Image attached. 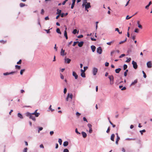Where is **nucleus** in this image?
Returning <instances> with one entry per match:
<instances>
[{"mask_svg":"<svg viewBox=\"0 0 152 152\" xmlns=\"http://www.w3.org/2000/svg\"><path fill=\"white\" fill-rule=\"evenodd\" d=\"M26 116L28 117L30 119H32L34 121H35L36 119L35 116L32 115L31 114V113L28 112H27L26 113Z\"/></svg>","mask_w":152,"mask_h":152,"instance_id":"obj_1","label":"nucleus"},{"mask_svg":"<svg viewBox=\"0 0 152 152\" xmlns=\"http://www.w3.org/2000/svg\"><path fill=\"white\" fill-rule=\"evenodd\" d=\"M84 6L85 7V10L87 11V12H88V9L91 7L90 3V2L87 3V4H85V5H84Z\"/></svg>","mask_w":152,"mask_h":152,"instance_id":"obj_2","label":"nucleus"},{"mask_svg":"<svg viewBox=\"0 0 152 152\" xmlns=\"http://www.w3.org/2000/svg\"><path fill=\"white\" fill-rule=\"evenodd\" d=\"M87 126L89 128V130L88 131L89 133L90 134L91 133L93 132V130H92V125L91 124L88 123L87 124Z\"/></svg>","mask_w":152,"mask_h":152,"instance_id":"obj_3","label":"nucleus"},{"mask_svg":"<svg viewBox=\"0 0 152 152\" xmlns=\"http://www.w3.org/2000/svg\"><path fill=\"white\" fill-rule=\"evenodd\" d=\"M98 72V69L96 67H94L93 68L92 73L93 75H96Z\"/></svg>","mask_w":152,"mask_h":152,"instance_id":"obj_4","label":"nucleus"},{"mask_svg":"<svg viewBox=\"0 0 152 152\" xmlns=\"http://www.w3.org/2000/svg\"><path fill=\"white\" fill-rule=\"evenodd\" d=\"M132 64H133V68L136 69L137 68V65L136 62L134 61H132Z\"/></svg>","mask_w":152,"mask_h":152,"instance_id":"obj_5","label":"nucleus"},{"mask_svg":"<svg viewBox=\"0 0 152 152\" xmlns=\"http://www.w3.org/2000/svg\"><path fill=\"white\" fill-rule=\"evenodd\" d=\"M102 50L101 47H99L97 49V52L100 54L102 53Z\"/></svg>","mask_w":152,"mask_h":152,"instance_id":"obj_6","label":"nucleus"},{"mask_svg":"<svg viewBox=\"0 0 152 152\" xmlns=\"http://www.w3.org/2000/svg\"><path fill=\"white\" fill-rule=\"evenodd\" d=\"M147 67L148 68H151L152 67V64L151 61H149L147 63Z\"/></svg>","mask_w":152,"mask_h":152,"instance_id":"obj_7","label":"nucleus"},{"mask_svg":"<svg viewBox=\"0 0 152 152\" xmlns=\"http://www.w3.org/2000/svg\"><path fill=\"white\" fill-rule=\"evenodd\" d=\"M64 60L66 62L67 64H69L70 63L71 60L69 58H66V57L64 58Z\"/></svg>","mask_w":152,"mask_h":152,"instance_id":"obj_8","label":"nucleus"},{"mask_svg":"<svg viewBox=\"0 0 152 152\" xmlns=\"http://www.w3.org/2000/svg\"><path fill=\"white\" fill-rule=\"evenodd\" d=\"M72 75L74 77L75 79H77L78 78V75L75 72H72Z\"/></svg>","mask_w":152,"mask_h":152,"instance_id":"obj_9","label":"nucleus"},{"mask_svg":"<svg viewBox=\"0 0 152 152\" xmlns=\"http://www.w3.org/2000/svg\"><path fill=\"white\" fill-rule=\"evenodd\" d=\"M66 29H67L66 27L65 30L64 31V37H65L66 39H68V37L67 36V33L66 31Z\"/></svg>","mask_w":152,"mask_h":152,"instance_id":"obj_10","label":"nucleus"},{"mask_svg":"<svg viewBox=\"0 0 152 152\" xmlns=\"http://www.w3.org/2000/svg\"><path fill=\"white\" fill-rule=\"evenodd\" d=\"M76 0H72V3L71 5V8L73 9L74 7Z\"/></svg>","mask_w":152,"mask_h":152,"instance_id":"obj_11","label":"nucleus"},{"mask_svg":"<svg viewBox=\"0 0 152 152\" xmlns=\"http://www.w3.org/2000/svg\"><path fill=\"white\" fill-rule=\"evenodd\" d=\"M84 44V42L83 41H81L79 42L78 43V46L80 47H81Z\"/></svg>","mask_w":152,"mask_h":152,"instance_id":"obj_12","label":"nucleus"},{"mask_svg":"<svg viewBox=\"0 0 152 152\" xmlns=\"http://www.w3.org/2000/svg\"><path fill=\"white\" fill-rule=\"evenodd\" d=\"M108 78L110 79V81H114V77L113 75L109 76Z\"/></svg>","mask_w":152,"mask_h":152,"instance_id":"obj_13","label":"nucleus"},{"mask_svg":"<svg viewBox=\"0 0 152 152\" xmlns=\"http://www.w3.org/2000/svg\"><path fill=\"white\" fill-rule=\"evenodd\" d=\"M81 134L82 135L83 137L84 138H85L86 137L87 135L86 133L85 132H81Z\"/></svg>","mask_w":152,"mask_h":152,"instance_id":"obj_14","label":"nucleus"},{"mask_svg":"<svg viewBox=\"0 0 152 152\" xmlns=\"http://www.w3.org/2000/svg\"><path fill=\"white\" fill-rule=\"evenodd\" d=\"M91 48L93 52H94L96 49V47L95 46L92 45L91 46Z\"/></svg>","mask_w":152,"mask_h":152,"instance_id":"obj_15","label":"nucleus"},{"mask_svg":"<svg viewBox=\"0 0 152 152\" xmlns=\"http://www.w3.org/2000/svg\"><path fill=\"white\" fill-rule=\"evenodd\" d=\"M64 52L65 50H63V49H61L60 52L61 55L63 56H64Z\"/></svg>","mask_w":152,"mask_h":152,"instance_id":"obj_16","label":"nucleus"},{"mask_svg":"<svg viewBox=\"0 0 152 152\" xmlns=\"http://www.w3.org/2000/svg\"><path fill=\"white\" fill-rule=\"evenodd\" d=\"M137 82H138V81H137V79H136V80H135L134 82H133L130 85V86H131L134 85L135 84H136V83H137Z\"/></svg>","mask_w":152,"mask_h":152,"instance_id":"obj_17","label":"nucleus"},{"mask_svg":"<svg viewBox=\"0 0 152 152\" xmlns=\"http://www.w3.org/2000/svg\"><path fill=\"white\" fill-rule=\"evenodd\" d=\"M57 12L56 13V14H58L59 15H61V10H60L58 9L57 10Z\"/></svg>","mask_w":152,"mask_h":152,"instance_id":"obj_18","label":"nucleus"},{"mask_svg":"<svg viewBox=\"0 0 152 152\" xmlns=\"http://www.w3.org/2000/svg\"><path fill=\"white\" fill-rule=\"evenodd\" d=\"M68 142L67 141H65L63 143V146L64 147H66L68 145Z\"/></svg>","mask_w":152,"mask_h":152,"instance_id":"obj_19","label":"nucleus"},{"mask_svg":"<svg viewBox=\"0 0 152 152\" xmlns=\"http://www.w3.org/2000/svg\"><path fill=\"white\" fill-rule=\"evenodd\" d=\"M78 32H79V31L78 30L77 31V30L76 29H74L73 31L72 32V33L74 34H75L76 33H78Z\"/></svg>","mask_w":152,"mask_h":152,"instance_id":"obj_20","label":"nucleus"},{"mask_svg":"<svg viewBox=\"0 0 152 152\" xmlns=\"http://www.w3.org/2000/svg\"><path fill=\"white\" fill-rule=\"evenodd\" d=\"M115 136V135L114 134H112L111 136L110 139L112 141H114V138Z\"/></svg>","mask_w":152,"mask_h":152,"instance_id":"obj_21","label":"nucleus"},{"mask_svg":"<svg viewBox=\"0 0 152 152\" xmlns=\"http://www.w3.org/2000/svg\"><path fill=\"white\" fill-rule=\"evenodd\" d=\"M87 3H88V2H87V0H83V3L82 5V7H84V5H85V4H87Z\"/></svg>","mask_w":152,"mask_h":152,"instance_id":"obj_22","label":"nucleus"},{"mask_svg":"<svg viewBox=\"0 0 152 152\" xmlns=\"http://www.w3.org/2000/svg\"><path fill=\"white\" fill-rule=\"evenodd\" d=\"M120 139V137L119 136H117L116 138V141H115V143L116 144L118 145V141Z\"/></svg>","mask_w":152,"mask_h":152,"instance_id":"obj_23","label":"nucleus"},{"mask_svg":"<svg viewBox=\"0 0 152 152\" xmlns=\"http://www.w3.org/2000/svg\"><path fill=\"white\" fill-rule=\"evenodd\" d=\"M152 2L151 1H150L149 2V4L148 5H147V6H146L145 7V8L147 9H148V7L151 4Z\"/></svg>","mask_w":152,"mask_h":152,"instance_id":"obj_24","label":"nucleus"},{"mask_svg":"<svg viewBox=\"0 0 152 152\" xmlns=\"http://www.w3.org/2000/svg\"><path fill=\"white\" fill-rule=\"evenodd\" d=\"M18 116L21 119H23V118L22 115L20 113H18Z\"/></svg>","mask_w":152,"mask_h":152,"instance_id":"obj_25","label":"nucleus"},{"mask_svg":"<svg viewBox=\"0 0 152 152\" xmlns=\"http://www.w3.org/2000/svg\"><path fill=\"white\" fill-rule=\"evenodd\" d=\"M121 70V69L120 68H118L116 69L115 70V72L116 73H118L120 72Z\"/></svg>","mask_w":152,"mask_h":152,"instance_id":"obj_26","label":"nucleus"},{"mask_svg":"<svg viewBox=\"0 0 152 152\" xmlns=\"http://www.w3.org/2000/svg\"><path fill=\"white\" fill-rule=\"evenodd\" d=\"M136 140V138H126L125 139V140Z\"/></svg>","mask_w":152,"mask_h":152,"instance_id":"obj_27","label":"nucleus"},{"mask_svg":"<svg viewBox=\"0 0 152 152\" xmlns=\"http://www.w3.org/2000/svg\"><path fill=\"white\" fill-rule=\"evenodd\" d=\"M25 6H27V5H26L25 4L23 3H20V6L21 7H23Z\"/></svg>","mask_w":152,"mask_h":152,"instance_id":"obj_28","label":"nucleus"},{"mask_svg":"<svg viewBox=\"0 0 152 152\" xmlns=\"http://www.w3.org/2000/svg\"><path fill=\"white\" fill-rule=\"evenodd\" d=\"M56 32L58 34H61V32L59 28H57L56 30Z\"/></svg>","mask_w":152,"mask_h":152,"instance_id":"obj_29","label":"nucleus"},{"mask_svg":"<svg viewBox=\"0 0 152 152\" xmlns=\"http://www.w3.org/2000/svg\"><path fill=\"white\" fill-rule=\"evenodd\" d=\"M67 13H62L61 15V17H63L64 16H65L67 15H68Z\"/></svg>","mask_w":152,"mask_h":152,"instance_id":"obj_30","label":"nucleus"},{"mask_svg":"<svg viewBox=\"0 0 152 152\" xmlns=\"http://www.w3.org/2000/svg\"><path fill=\"white\" fill-rule=\"evenodd\" d=\"M81 76L83 77H86L85 74V72L81 73Z\"/></svg>","mask_w":152,"mask_h":152,"instance_id":"obj_31","label":"nucleus"},{"mask_svg":"<svg viewBox=\"0 0 152 152\" xmlns=\"http://www.w3.org/2000/svg\"><path fill=\"white\" fill-rule=\"evenodd\" d=\"M15 68L16 69H20V66L18 65H16L15 66Z\"/></svg>","mask_w":152,"mask_h":152,"instance_id":"obj_32","label":"nucleus"},{"mask_svg":"<svg viewBox=\"0 0 152 152\" xmlns=\"http://www.w3.org/2000/svg\"><path fill=\"white\" fill-rule=\"evenodd\" d=\"M145 132L146 131L145 129H143L142 130L140 131V132L141 135H142L143 132Z\"/></svg>","mask_w":152,"mask_h":152,"instance_id":"obj_33","label":"nucleus"},{"mask_svg":"<svg viewBox=\"0 0 152 152\" xmlns=\"http://www.w3.org/2000/svg\"><path fill=\"white\" fill-rule=\"evenodd\" d=\"M69 97L71 99H72L73 98V95L72 93L70 94L69 93Z\"/></svg>","mask_w":152,"mask_h":152,"instance_id":"obj_34","label":"nucleus"},{"mask_svg":"<svg viewBox=\"0 0 152 152\" xmlns=\"http://www.w3.org/2000/svg\"><path fill=\"white\" fill-rule=\"evenodd\" d=\"M115 31H117L118 32V33L119 34H122V32L121 31L120 32L118 28H115Z\"/></svg>","mask_w":152,"mask_h":152,"instance_id":"obj_35","label":"nucleus"},{"mask_svg":"<svg viewBox=\"0 0 152 152\" xmlns=\"http://www.w3.org/2000/svg\"><path fill=\"white\" fill-rule=\"evenodd\" d=\"M58 142L59 143V144L60 145H61L62 144V140L61 139H60V138L59 139Z\"/></svg>","mask_w":152,"mask_h":152,"instance_id":"obj_36","label":"nucleus"},{"mask_svg":"<svg viewBox=\"0 0 152 152\" xmlns=\"http://www.w3.org/2000/svg\"><path fill=\"white\" fill-rule=\"evenodd\" d=\"M52 28H50V29H48V30H47V29H44V30L47 33V34H48V33H50V30Z\"/></svg>","mask_w":152,"mask_h":152,"instance_id":"obj_37","label":"nucleus"},{"mask_svg":"<svg viewBox=\"0 0 152 152\" xmlns=\"http://www.w3.org/2000/svg\"><path fill=\"white\" fill-rule=\"evenodd\" d=\"M128 71V69H126L125 72H124V76L126 77L127 76V72Z\"/></svg>","mask_w":152,"mask_h":152,"instance_id":"obj_38","label":"nucleus"},{"mask_svg":"<svg viewBox=\"0 0 152 152\" xmlns=\"http://www.w3.org/2000/svg\"><path fill=\"white\" fill-rule=\"evenodd\" d=\"M43 129V128L42 127H39V129H38V133H39V132H40V131L42 130Z\"/></svg>","mask_w":152,"mask_h":152,"instance_id":"obj_39","label":"nucleus"},{"mask_svg":"<svg viewBox=\"0 0 152 152\" xmlns=\"http://www.w3.org/2000/svg\"><path fill=\"white\" fill-rule=\"evenodd\" d=\"M123 67H124V70H125V69H126L127 68V65H126V64H125L124 65Z\"/></svg>","mask_w":152,"mask_h":152,"instance_id":"obj_40","label":"nucleus"},{"mask_svg":"<svg viewBox=\"0 0 152 152\" xmlns=\"http://www.w3.org/2000/svg\"><path fill=\"white\" fill-rule=\"evenodd\" d=\"M127 58V60H126V62H129V61H130L131 60V58Z\"/></svg>","mask_w":152,"mask_h":152,"instance_id":"obj_41","label":"nucleus"},{"mask_svg":"<svg viewBox=\"0 0 152 152\" xmlns=\"http://www.w3.org/2000/svg\"><path fill=\"white\" fill-rule=\"evenodd\" d=\"M142 73H143V77L144 78H146V75L145 73L143 71L142 72Z\"/></svg>","mask_w":152,"mask_h":152,"instance_id":"obj_42","label":"nucleus"},{"mask_svg":"<svg viewBox=\"0 0 152 152\" xmlns=\"http://www.w3.org/2000/svg\"><path fill=\"white\" fill-rule=\"evenodd\" d=\"M69 93H68L67 94V96L66 98V101H69Z\"/></svg>","mask_w":152,"mask_h":152,"instance_id":"obj_43","label":"nucleus"},{"mask_svg":"<svg viewBox=\"0 0 152 152\" xmlns=\"http://www.w3.org/2000/svg\"><path fill=\"white\" fill-rule=\"evenodd\" d=\"M139 29L138 28H136L135 29L134 31V32L135 33H138L139 32Z\"/></svg>","mask_w":152,"mask_h":152,"instance_id":"obj_44","label":"nucleus"},{"mask_svg":"<svg viewBox=\"0 0 152 152\" xmlns=\"http://www.w3.org/2000/svg\"><path fill=\"white\" fill-rule=\"evenodd\" d=\"M25 71V69H21L20 71V74L22 75L23 74V72Z\"/></svg>","mask_w":152,"mask_h":152,"instance_id":"obj_45","label":"nucleus"},{"mask_svg":"<svg viewBox=\"0 0 152 152\" xmlns=\"http://www.w3.org/2000/svg\"><path fill=\"white\" fill-rule=\"evenodd\" d=\"M79 42V41H76V42H74L73 43V46H75V45H76V44H77V43H78Z\"/></svg>","mask_w":152,"mask_h":152,"instance_id":"obj_46","label":"nucleus"},{"mask_svg":"<svg viewBox=\"0 0 152 152\" xmlns=\"http://www.w3.org/2000/svg\"><path fill=\"white\" fill-rule=\"evenodd\" d=\"M66 92H67L66 88H64V94H65L66 93Z\"/></svg>","mask_w":152,"mask_h":152,"instance_id":"obj_47","label":"nucleus"},{"mask_svg":"<svg viewBox=\"0 0 152 152\" xmlns=\"http://www.w3.org/2000/svg\"><path fill=\"white\" fill-rule=\"evenodd\" d=\"M6 41H4L3 40H0V42L3 43V44H4L6 43Z\"/></svg>","mask_w":152,"mask_h":152,"instance_id":"obj_48","label":"nucleus"},{"mask_svg":"<svg viewBox=\"0 0 152 152\" xmlns=\"http://www.w3.org/2000/svg\"><path fill=\"white\" fill-rule=\"evenodd\" d=\"M132 16H130V17H129V15H127L126 17V19L128 20L129 19H130L131 18Z\"/></svg>","mask_w":152,"mask_h":152,"instance_id":"obj_49","label":"nucleus"},{"mask_svg":"<svg viewBox=\"0 0 152 152\" xmlns=\"http://www.w3.org/2000/svg\"><path fill=\"white\" fill-rule=\"evenodd\" d=\"M16 72L15 71H12L11 72H9V75H12L14 73H15Z\"/></svg>","mask_w":152,"mask_h":152,"instance_id":"obj_50","label":"nucleus"},{"mask_svg":"<svg viewBox=\"0 0 152 152\" xmlns=\"http://www.w3.org/2000/svg\"><path fill=\"white\" fill-rule=\"evenodd\" d=\"M63 152H69V151L66 148L64 150Z\"/></svg>","mask_w":152,"mask_h":152,"instance_id":"obj_51","label":"nucleus"},{"mask_svg":"<svg viewBox=\"0 0 152 152\" xmlns=\"http://www.w3.org/2000/svg\"><path fill=\"white\" fill-rule=\"evenodd\" d=\"M21 60L20 59L17 62V64H20L21 63Z\"/></svg>","mask_w":152,"mask_h":152,"instance_id":"obj_52","label":"nucleus"},{"mask_svg":"<svg viewBox=\"0 0 152 152\" xmlns=\"http://www.w3.org/2000/svg\"><path fill=\"white\" fill-rule=\"evenodd\" d=\"M40 115V113H36V114H35V116L36 117H37L38 116H39V115Z\"/></svg>","mask_w":152,"mask_h":152,"instance_id":"obj_53","label":"nucleus"},{"mask_svg":"<svg viewBox=\"0 0 152 152\" xmlns=\"http://www.w3.org/2000/svg\"><path fill=\"white\" fill-rule=\"evenodd\" d=\"M3 74L4 75H9V72H6V73H4Z\"/></svg>","mask_w":152,"mask_h":152,"instance_id":"obj_54","label":"nucleus"},{"mask_svg":"<svg viewBox=\"0 0 152 152\" xmlns=\"http://www.w3.org/2000/svg\"><path fill=\"white\" fill-rule=\"evenodd\" d=\"M75 132L78 134H80V133L78 131L77 129V128L75 129Z\"/></svg>","mask_w":152,"mask_h":152,"instance_id":"obj_55","label":"nucleus"},{"mask_svg":"<svg viewBox=\"0 0 152 152\" xmlns=\"http://www.w3.org/2000/svg\"><path fill=\"white\" fill-rule=\"evenodd\" d=\"M83 37V35L82 34L79 35L77 36V38H80Z\"/></svg>","mask_w":152,"mask_h":152,"instance_id":"obj_56","label":"nucleus"},{"mask_svg":"<svg viewBox=\"0 0 152 152\" xmlns=\"http://www.w3.org/2000/svg\"><path fill=\"white\" fill-rule=\"evenodd\" d=\"M60 77H61V79H64V76L62 75L61 74V73L60 74Z\"/></svg>","mask_w":152,"mask_h":152,"instance_id":"obj_57","label":"nucleus"},{"mask_svg":"<svg viewBox=\"0 0 152 152\" xmlns=\"http://www.w3.org/2000/svg\"><path fill=\"white\" fill-rule=\"evenodd\" d=\"M28 149L27 148H25L24 150L23 151V152H27V151Z\"/></svg>","mask_w":152,"mask_h":152,"instance_id":"obj_58","label":"nucleus"},{"mask_svg":"<svg viewBox=\"0 0 152 152\" xmlns=\"http://www.w3.org/2000/svg\"><path fill=\"white\" fill-rule=\"evenodd\" d=\"M125 54H121V55L120 56H119V58H122V57H123L124 56H125Z\"/></svg>","mask_w":152,"mask_h":152,"instance_id":"obj_59","label":"nucleus"},{"mask_svg":"<svg viewBox=\"0 0 152 152\" xmlns=\"http://www.w3.org/2000/svg\"><path fill=\"white\" fill-rule=\"evenodd\" d=\"M76 114L77 115V116H78V117H79L80 115V114H81L80 113H79L78 112H77L76 113Z\"/></svg>","mask_w":152,"mask_h":152,"instance_id":"obj_60","label":"nucleus"},{"mask_svg":"<svg viewBox=\"0 0 152 152\" xmlns=\"http://www.w3.org/2000/svg\"><path fill=\"white\" fill-rule=\"evenodd\" d=\"M110 127H108V128H107V131H106V132L107 133H109L110 132Z\"/></svg>","mask_w":152,"mask_h":152,"instance_id":"obj_61","label":"nucleus"},{"mask_svg":"<svg viewBox=\"0 0 152 152\" xmlns=\"http://www.w3.org/2000/svg\"><path fill=\"white\" fill-rule=\"evenodd\" d=\"M83 120L84 121H86V122H88V121L87 119H86V118L85 117H84L83 118Z\"/></svg>","mask_w":152,"mask_h":152,"instance_id":"obj_62","label":"nucleus"},{"mask_svg":"<svg viewBox=\"0 0 152 152\" xmlns=\"http://www.w3.org/2000/svg\"><path fill=\"white\" fill-rule=\"evenodd\" d=\"M109 63L107 62H106L105 64V66H109Z\"/></svg>","mask_w":152,"mask_h":152,"instance_id":"obj_63","label":"nucleus"},{"mask_svg":"<svg viewBox=\"0 0 152 152\" xmlns=\"http://www.w3.org/2000/svg\"><path fill=\"white\" fill-rule=\"evenodd\" d=\"M39 147L40 148H44V146L43 144H41L40 145Z\"/></svg>","mask_w":152,"mask_h":152,"instance_id":"obj_64","label":"nucleus"}]
</instances>
